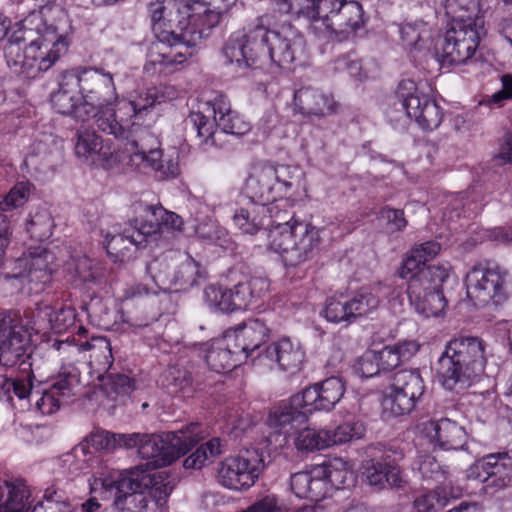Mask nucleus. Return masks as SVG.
I'll return each mask as SVG.
<instances>
[{"label":"nucleus","mask_w":512,"mask_h":512,"mask_svg":"<svg viewBox=\"0 0 512 512\" xmlns=\"http://www.w3.org/2000/svg\"><path fill=\"white\" fill-rule=\"evenodd\" d=\"M149 465L122 471L116 479L104 478L102 487L113 495V507L118 512H151L149 497L159 512L167 511V498L173 490L165 472L149 473Z\"/></svg>","instance_id":"4"},{"label":"nucleus","mask_w":512,"mask_h":512,"mask_svg":"<svg viewBox=\"0 0 512 512\" xmlns=\"http://www.w3.org/2000/svg\"><path fill=\"white\" fill-rule=\"evenodd\" d=\"M213 9L205 4H198L186 14L180 11L175 21L151 19L152 30L158 43L150 51V59L145 65L149 66L181 64L193 55V47L208 32L218 25L222 9L212 5Z\"/></svg>","instance_id":"2"},{"label":"nucleus","mask_w":512,"mask_h":512,"mask_svg":"<svg viewBox=\"0 0 512 512\" xmlns=\"http://www.w3.org/2000/svg\"><path fill=\"white\" fill-rule=\"evenodd\" d=\"M440 249V244L435 241H427L413 247L398 270L399 277L407 278L408 274L415 273V270L427 266L426 262L433 259Z\"/></svg>","instance_id":"39"},{"label":"nucleus","mask_w":512,"mask_h":512,"mask_svg":"<svg viewBox=\"0 0 512 512\" xmlns=\"http://www.w3.org/2000/svg\"><path fill=\"white\" fill-rule=\"evenodd\" d=\"M74 74L81 95L77 111L81 122L93 119L100 131L115 138L126 137V128L118 122L115 109L110 108L118 97L113 75L99 68H83Z\"/></svg>","instance_id":"5"},{"label":"nucleus","mask_w":512,"mask_h":512,"mask_svg":"<svg viewBox=\"0 0 512 512\" xmlns=\"http://www.w3.org/2000/svg\"><path fill=\"white\" fill-rule=\"evenodd\" d=\"M466 281L467 295L483 305H502L511 294L510 274L495 262L485 261L474 266Z\"/></svg>","instance_id":"12"},{"label":"nucleus","mask_w":512,"mask_h":512,"mask_svg":"<svg viewBox=\"0 0 512 512\" xmlns=\"http://www.w3.org/2000/svg\"><path fill=\"white\" fill-rule=\"evenodd\" d=\"M327 430L305 427L294 438L295 448L300 452H314L328 448Z\"/></svg>","instance_id":"48"},{"label":"nucleus","mask_w":512,"mask_h":512,"mask_svg":"<svg viewBox=\"0 0 512 512\" xmlns=\"http://www.w3.org/2000/svg\"><path fill=\"white\" fill-rule=\"evenodd\" d=\"M165 101L164 91L157 87L147 89L130 101H120L115 112L118 122L123 123L126 130H132L134 125L139 128L147 127L154 122L155 114L150 109L155 104Z\"/></svg>","instance_id":"19"},{"label":"nucleus","mask_w":512,"mask_h":512,"mask_svg":"<svg viewBox=\"0 0 512 512\" xmlns=\"http://www.w3.org/2000/svg\"><path fill=\"white\" fill-rule=\"evenodd\" d=\"M266 208L268 212L263 219V229L267 231V235L272 230H279L284 225L292 227L296 222H303V220L291 216L288 211L282 210L278 204H266Z\"/></svg>","instance_id":"58"},{"label":"nucleus","mask_w":512,"mask_h":512,"mask_svg":"<svg viewBox=\"0 0 512 512\" xmlns=\"http://www.w3.org/2000/svg\"><path fill=\"white\" fill-rule=\"evenodd\" d=\"M347 300L353 322L369 315L378 308L380 303L379 297L369 289H361Z\"/></svg>","instance_id":"50"},{"label":"nucleus","mask_w":512,"mask_h":512,"mask_svg":"<svg viewBox=\"0 0 512 512\" xmlns=\"http://www.w3.org/2000/svg\"><path fill=\"white\" fill-rule=\"evenodd\" d=\"M321 477H324V472L318 466L294 473L290 478L291 490L299 498L317 502L325 498V483Z\"/></svg>","instance_id":"31"},{"label":"nucleus","mask_w":512,"mask_h":512,"mask_svg":"<svg viewBox=\"0 0 512 512\" xmlns=\"http://www.w3.org/2000/svg\"><path fill=\"white\" fill-rule=\"evenodd\" d=\"M53 254L46 249L18 258L12 270L5 273L8 281H18L22 290L30 294L43 292L52 280Z\"/></svg>","instance_id":"15"},{"label":"nucleus","mask_w":512,"mask_h":512,"mask_svg":"<svg viewBox=\"0 0 512 512\" xmlns=\"http://www.w3.org/2000/svg\"><path fill=\"white\" fill-rule=\"evenodd\" d=\"M31 352L30 334L25 327L10 317L0 320V364L7 367L26 366L35 362Z\"/></svg>","instance_id":"18"},{"label":"nucleus","mask_w":512,"mask_h":512,"mask_svg":"<svg viewBox=\"0 0 512 512\" xmlns=\"http://www.w3.org/2000/svg\"><path fill=\"white\" fill-rule=\"evenodd\" d=\"M34 393H36L34 396L35 406L43 415L55 413L59 410L60 406L65 403L49 385H44V382H42V386H39Z\"/></svg>","instance_id":"57"},{"label":"nucleus","mask_w":512,"mask_h":512,"mask_svg":"<svg viewBox=\"0 0 512 512\" xmlns=\"http://www.w3.org/2000/svg\"><path fill=\"white\" fill-rule=\"evenodd\" d=\"M178 252V250H167L146 264V273L157 289H171L172 274H169V268H174L175 259H177L175 255Z\"/></svg>","instance_id":"37"},{"label":"nucleus","mask_w":512,"mask_h":512,"mask_svg":"<svg viewBox=\"0 0 512 512\" xmlns=\"http://www.w3.org/2000/svg\"><path fill=\"white\" fill-rule=\"evenodd\" d=\"M425 391L424 381L418 370H400L395 373L390 392L384 399L386 409L393 416L410 414Z\"/></svg>","instance_id":"17"},{"label":"nucleus","mask_w":512,"mask_h":512,"mask_svg":"<svg viewBox=\"0 0 512 512\" xmlns=\"http://www.w3.org/2000/svg\"><path fill=\"white\" fill-rule=\"evenodd\" d=\"M322 230L303 221L282 226L268 234V248L278 253L286 266L297 267L314 259L321 248Z\"/></svg>","instance_id":"9"},{"label":"nucleus","mask_w":512,"mask_h":512,"mask_svg":"<svg viewBox=\"0 0 512 512\" xmlns=\"http://www.w3.org/2000/svg\"><path fill=\"white\" fill-rule=\"evenodd\" d=\"M28 199V189L24 183L15 185L8 194L0 201L2 211H10L23 206Z\"/></svg>","instance_id":"64"},{"label":"nucleus","mask_w":512,"mask_h":512,"mask_svg":"<svg viewBox=\"0 0 512 512\" xmlns=\"http://www.w3.org/2000/svg\"><path fill=\"white\" fill-rule=\"evenodd\" d=\"M294 107L305 117H325L337 111L338 104L330 93L315 87H301L294 93Z\"/></svg>","instance_id":"23"},{"label":"nucleus","mask_w":512,"mask_h":512,"mask_svg":"<svg viewBox=\"0 0 512 512\" xmlns=\"http://www.w3.org/2000/svg\"><path fill=\"white\" fill-rule=\"evenodd\" d=\"M345 384L339 377H329L305 388L295 395V402L304 401L309 412L313 410L331 411L342 399L345 393Z\"/></svg>","instance_id":"20"},{"label":"nucleus","mask_w":512,"mask_h":512,"mask_svg":"<svg viewBox=\"0 0 512 512\" xmlns=\"http://www.w3.org/2000/svg\"><path fill=\"white\" fill-rule=\"evenodd\" d=\"M365 432V426L361 421L345 422L332 431L327 430L328 447L360 439L364 436Z\"/></svg>","instance_id":"52"},{"label":"nucleus","mask_w":512,"mask_h":512,"mask_svg":"<svg viewBox=\"0 0 512 512\" xmlns=\"http://www.w3.org/2000/svg\"><path fill=\"white\" fill-rule=\"evenodd\" d=\"M127 434L112 433L106 430H96L87 438L90 447L97 451L111 453L118 448L126 449Z\"/></svg>","instance_id":"51"},{"label":"nucleus","mask_w":512,"mask_h":512,"mask_svg":"<svg viewBox=\"0 0 512 512\" xmlns=\"http://www.w3.org/2000/svg\"><path fill=\"white\" fill-rule=\"evenodd\" d=\"M486 364V343L481 338L457 336L445 344L437 372L445 389L459 391L480 379Z\"/></svg>","instance_id":"6"},{"label":"nucleus","mask_w":512,"mask_h":512,"mask_svg":"<svg viewBox=\"0 0 512 512\" xmlns=\"http://www.w3.org/2000/svg\"><path fill=\"white\" fill-rule=\"evenodd\" d=\"M215 3L216 0L208 2L206 0H156L150 3L149 12L151 19L160 20L167 17V21H175L179 17L180 11L188 14L198 4L212 6Z\"/></svg>","instance_id":"38"},{"label":"nucleus","mask_w":512,"mask_h":512,"mask_svg":"<svg viewBox=\"0 0 512 512\" xmlns=\"http://www.w3.org/2000/svg\"><path fill=\"white\" fill-rule=\"evenodd\" d=\"M272 172L280 197L287 195L292 188L298 186L302 175L298 167L290 165L272 166Z\"/></svg>","instance_id":"53"},{"label":"nucleus","mask_w":512,"mask_h":512,"mask_svg":"<svg viewBox=\"0 0 512 512\" xmlns=\"http://www.w3.org/2000/svg\"><path fill=\"white\" fill-rule=\"evenodd\" d=\"M267 212L266 204L250 201L246 207L236 210L233 221L244 233L254 234L263 229V219Z\"/></svg>","instance_id":"41"},{"label":"nucleus","mask_w":512,"mask_h":512,"mask_svg":"<svg viewBox=\"0 0 512 512\" xmlns=\"http://www.w3.org/2000/svg\"><path fill=\"white\" fill-rule=\"evenodd\" d=\"M137 234L129 225L125 228L122 233L110 235L107 234L105 237L104 246L107 253L115 257V260L121 259L126 256L132 247H139L143 244L142 241H138Z\"/></svg>","instance_id":"46"},{"label":"nucleus","mask_w":512,"mask_h":512,"mask_svg":"<svg viewBox=\"0 0 512 512\" xmlns=\"http://www.w3.org/2000/svg\"><path fill=\"white\" fill-rule=\"evenodd\" d=\"M126 140L125 151L146 162L155 171L161 169L163 163L162 151L155 147L157 139L148 129L134 125L132 130H127V136L119 138Z\"/></svg>","instance_id":"22"},{"label":"nucleus","mask_w":512,"mask_h":512,"mask_svg":"<svg viewBox=\"0 0 512 512\" xmlns=\"http://www.w3.org/2000/svg\"><path fill=\"white\" fill-rule=\"evenodd\" d=\"M390 120L413 118L423 130H434L443 119L441 107L435 100L421 92L413 80H402L386 112Z\"/></svg>","instance_id":"11"},{"label":"nucleus","mask_w":512,"mask_h":512,"mask_svg":"<svg viewBox=\"0 0 512 512\" xmlns=\"http://www.w3.org/2000/svg\"><path fill=\"white\" fill-rule=\"evenodd\" d=\"M75 316V310L68 306L55 310L52 306L44 305L36 312V317L44 322L43 328H49L56 333H61L73 325Z\"/></svg>","instance_id":"43"},{"label":"nucleus","mask_w":512,"mask_h":512,"mask_svg":"<svg viewBox=\"0 0 512 512\" xmlns=\"http://www.w3.org/2000/svg\"><path fill=\"white\" fill-rule=\"evenodd\" d=\"M27 368L23 367L22 370L26 371L29 370L30 373L27 375L26 379L21 378H14V379H8L6 380L4 387L7 389V391H13V393L20 399H24L26 397H31L34 399V396L36 393H34L35 390L38 389L39 386H42V382L39 381L38 384L34 383L35 376L33 374L34 372V365L35 362L29 361L27 364Z\"/></svg>","instance_id":"55"},{"label":"nucleus","mask_w":512,"mask_h":512,"mask_svg":"<svg viewBox=\"0 0 512 512\" xmlns=\"http://www.w3.org/2000/svg\"><path fill=\"white\" fill-rule=\"evenodd\" d=\"M224 452V444L218 437H214L202 444L184 461L186 469H199L209 459H213Z\"/></svg>","instance_id":"49"},{"label":"nucleus","mask_w":512,"mask_h":512,"mask_svg":"<svg viewBox=\"0 0 512 512\" xmlns=\"http://www.w3.org/2000/svg\"><path fill=\"white\" fill-rule=\"evenodd\" d=\"M82 350L91 351L90 358L95 359L104 368L113 364V355L110 341L103 336L93 337L90 341L80 344Z\"/></svg>","instance_id":"56"},{"label":"nucleus","mask_w":512,"mask_h":512,"mask_svg":"<svg viewBox=\"0 0 512 512\" xmlns=\"http://www.w3.org/2000/svg\"><path fill=\"white\" fill-rule=\"evenodd\" d=\"M8 493L1 505V512H28L31 507V493L22 480L5 482Z\"/></svg>","instance_id":"45"},{"label":"nucleus","mask_w":512,"mask_h":512,"mask_svg":"<svg viewBox=\"0 0 512 512\" xmlns=\"http://www.w3.org/2000/svg\"><path fill=\"white\" fill-rule=\"evenodd\" d=\"M311 29L318 37L345 41L365 25L362 5L356 0H318Z\"/></svg>","instance_id":"8"},{"label":"nucleus","mask_w":512,"mask_h":512,"mask_svg":"<svg viewBox=\"0 0 512 512\" xmlns=\"http://www.w3.org/2000/svg\"><path fill=\"white\" fill-rule=\"evenodd\" d=\"M363 469L365 481L377 490L399 486L401 483L400 468L387 458L366 461Z\"/></svg>","instance_id":"30"},{"label":"nucleus","mask_w":512,"mask_h":512,"mask_svg":"<svg viewBox=\"0 0 512 512\" xmlns=\"http://www.w3.org/2000/svg\"><path fill=\"white\" fill-rule=\"evenodd\" d=\"M174 270L171 276V289L176 292L186 291L198 284L205 277L206 271L201 264L190 255L178 252L175 255Z\"/></svg>","instance_id":"29"},{"label":"nucleus","mask_w":512,"mask_h":512,"mask_svg":"<svg viewBox=\"0 0 512 512\" xmlns=\"http://www.w3.org/2000/svg\"><path fill=\"white\" fill-rule=\"evenodd\" d=\"M349 303L347 299H336L331 297L327 299L325 307V318L332 323H346L353 322L352 315L349 313Z\"/></svg>","instance_id":"60"},{"label":"nucleus","mask_w":512,"mask_h":512,"mask_svg":"<svg viewBox=\"0 0 512 512\" xmlns=\"http://www.w3.org/2000/svg\"><path fill=\"white\" fill-rule=\"evenodd\" d=\"M44 385H49L64 402H67L82 386L80 371L74 366L64 367L55 378L45 381Z\"/></svg>","instance_id":"42"},{"label":"nucleus","mask_w":512,"mask_h":512,"mask_svg":"<svg viewBox=\"0 0 512 512\" xmlns=\"http://www.w3.org/2000/svg\"><path fill=\"white\" fill-rule=\"evenodd\" d=\"M407 295L416 310L426 317L441 315L448 305L441 289L420 287L417 281L407 284Z\"/></svg>","instance_id":"27"},{"label":"nucleus","mask_w":512,"mask_h":512,"mask_svg":"<svg viewBox=\"0 0 512 512\" xmlns=\"http://www.w3.org/2000/svg\"><path fill=\"white\" fill-rule=\"evenodd\" d=\"M264 467V458L259 450L245 449L221 462L218 481L228 489L246 490L255 484Z\"/></svg>","instance_id":"14"},{"label":"nucleus","mask_w":512,"mask_h":512,"mask_svg":"<svg viewBox=\"0 0 512 512\" xmlns=\"http://www.w3.org/2000/svg\"><path fill=\"white\" fill-rule=\"evenodd\" d=\"M260 357L266 358L283 371L295 372L304 361V351L298 344L292 343L289 338H282L273 342Z\"/></svg>","instance_id":"28"},{"label":"nucleus","mask_w":512,"mask_h":512,"mask_svg":"<svg viewBox=\"0 0 512 512\" xmlns=\"http://www.w3.org/2000/svg\"><path fill=\"white\" fill-rule=\"evenodd\" d=\"M400 36L403 45L410 51L429 50L433 31L428 22L417 20L415 22L402 24L400 27Z\"/></svg>","instance_id":"35"},{"label":"nucleus","mask_w":512,"mask_h":512,"mask_svg":"<svg viewBox=\"0 0 512 512\" xmlns=\"http://www.w3.org/2000/svg\"><path fill=\"white\" fill-rule=\"evenodd\" d=\"M462 495V489L449 486H441L436 489L418 496L414 500L416 512H437L447 505L450 499L458 498Z\"/></svg>","instance_id":"40"},{"label":"nucleus","mask_w":512,"mask_h":512,"mask_svg":"<svg viewBox=\"0 0 512 512\" xmlns=\"http://www.w3.org/2000/svg\"><path fill=\"white\" fill-rule=\"evenodd\" d=\"M301 33L288 22L278 24L269 14L262 15L242 31L234 32L223 48L227 63L239 68L256 66L269 58L279 67L291 64L303 48Z\"/></svg>","instance_id":"1"},{"label":"nucleus","mask_w":512,"mask_h":512,"mask_svg":"<svg viewBox=\"0 0 512 512\" xmlns=\"http://www.w3.org/2000/svg\"><path fill=\"white\" fill-rule=\"evenodd\" d=\"M273 6L283 14H291L297 18H303L312 24L315 17V3L311 0H271Z\"/></svg>","instance_id":"54"},{"label":"nucleus","mask_w":512,"mask_h":512,"mask_svg":"<svg viewBox=\"0 0 512 512\" xmlns=\"http://www.w3.org/2000/svg\"><path fill=\"white\" fill-rule=\"evenodd\" d=\"M485 35L482 16H455L451 28L438 39L435 55L442 64H464L475 55Z\"/></svg>","instance_id":"10"},{"label":"nucleus","mask_w":512,"mask_h":512,"mask_svg":"<svg viewBox=\"0 0 512 512\" xmlns=\"http://www.w3.org/2000/svg\"><path fill=\"white\" fill-rule=\"evenodd\" d=\"M273 177L271 165H263L254 169L246 184L252 201L258 200L265 204V202L274 201L280 197Z\"/></svg>","instance_id":"34"},{"label":"nucleus","mask_w":512,"mask_h":512,"mask_svg":"<svg viewBox=\"0 0 512 512\" xmlns=\"http://www.w3.org/2000/svg\"><path fill=\"white\" fill-rule=\"evenodd\" d=\"M268 289L269 282L266 278L253 277L232 288L211 284L204 289V299L210 307L224 313H231L246 309L261 298Z\"/></svg>","instance_id":"13"},{"label":"nucleus","mask_w":512,"mask_h":512,"mask_svg":"<svg viewBox=\"0 0 512 512\" xmlns=\"http://www.w3.org/2000/svg\"><path fill=\"white\" fill-rule=\"evenodd\" d=\"M295 395L289 402L282 403L274 407L268 417V425L283 434V441L291 430L304 425L308 420L309 409L304 401L296 403Z\"/></svg>","instance_id":"24"},{"label":"nucleus","mask_w":512,"mask_h":512,"mask_svg":"<svg viewBox=\"0 0 512 512\" xmlns=\"http://www.w3.org/2000/svg\"><path fill=\"white\" fill-rule=\"evenodd\" d=\"M380 219L384 220L388 231L400 232L407 226L404 211L389 206L383 207L379 212Z\"/></svg>","instance_id":"63"},{"label":"nucleus","mask_w":512,"mask_h":512,"mask_svg":"<svg viewBox=\"0 0 512 512\" xmlns=\"http://www.w3.org/2000/svg\"><path fill=\"white\" fill-rule=\"evenodd\" d=\"M511 473V458L506 452L488 454L470 465L466 471L468 479L510 478Z\"/></svg>","instance_id":"32"},{"label":"nucleus","mask_w":512,"mask_h":512,"mask_svg":"<svg viewBox=\"0 0 512 512\" xmlns=\"http://www.w3.org/2000/svg\"><path fill=\"white\" fill-rule=\"evenodd\" d=\"M199 424L191 423L177 432L164 434L129 433L126 437V449L137 448L138 455L151 460L140 466L149 465L147 471L170 465L195 446L201 437Z\"/></svg>","instance_id":"7"},{"label":"nucleus","mask_w":512,"mask_h":512,"mask_svg":"<svg viewBox=\"0 0 512 512\" xmlns=\"http://www.w3.org/2000/svg\"><path fill=\"white\" fill-rule=\"evenodd\" d=\"M318 469H321L324 472V477L322 481L325 483V495L327 494L330 488L339 489L346 480L347 471L344 469L338 468L333 463H324L322 465H317Z\"/></svg>","instance_id":"62"},{"label":"nucleus","mask_w":512,"mask_h":512,"mask_svg":"<svg viewBox=\"0 0 512 512\" xmlns=\"http://www.w3.org/2000/svg\"><path fill=\"white\" fill-rule=\"evenodd\" d=\"M231 338H235V344L245 355V359L266 343L270 337V329L265 321L260 318L248 319L238 327L227 330Z\"/></svg>","instance_id":"25"},{"label":"nucleus","mask_w":512,"mask_h":512,"mask_svg":"<svg viewBox=\"0 0 512 512\" xmlns=\"http://www.w3.org/2000/svg\"><path fill=\"white\" fill-rule=\"evenodd\" d=\"M130 226L137 234L138 241L143 243L148 239L171 242L182 233L183 220L162 206L147 205L142 214L130 222Z\"/></svg>","instance_id":"16"},{"label":"nucleus","mask_w":512,"mask_h":512,"mask_svg":"<svg viewBox=\"0 0 512 512\" xmlns=\"http://www.w3.org/2000/svg\"><path fill=\"white\" fill-rule=\"evenodd\" d=\"M53 219L46 210L36 212L30 219L27 231L31 237L43 241L52 235Z\"/></svg>","instance_id":"59"},{"label":"nucleus","mask_w":512,"mask_h":512,"mask_svg":"<svg viewBox=\"0 0 512 512\" xmlns=\"http://www.w3.org/2000/svg\"><path fill=\"white\" fill-rule=\"evenodd\" d=\"M189 122L197 132L198 146L202 151H207L209 147L215 145L214 133L218 126L217 119L198 111L189 115Z\"/></svg>","instance_id":"47"},{"label":"nucleus","mask_w":512,"mask_h":512,"mask_svg":"<svg viewBox=\"0 0 512 512\" xmlns=\"http://www.w3.org/2000/svg\"><path fill=\"white\" fill-rule=\"evenodd\" d=\"M205 360L209 368L217 373L228 372L243 363L245 355L226 331L221 338L211 341L206 349Z\"/></svg>","instance_id":"21"},{"label":"nucleus","mask_w":512,"mask_h":512,"mask_svg":"<svg viewBox=\"0 0 512 512\" xmlns=\"http://www.w3.org/2000/svg\"><path fill=\"white\" fill-rule=\"evenodd\" d=\"M426 429L435 445L444 450H459L467 443L465 428L449 418L431 420Z\"/></svg>","instance_id":"26"},{"label":"nucleus","mask_w":512,"mask_h":512,"mask_svg":"<svg viewBox=\"0 0 512 512\" xmlns=\"http://www.w3.org/2000/svg\"><path fill=\"white\" fill-rule=\"evenodd\" d=\"M75 84V74L73 71L62 73L59 89L51 94V104L58 113L72 115L76 120L81 121L77 113L78 108L81 106V96L76 97L71 89Z\"/></svg>","instance_id":"33"},{"label":"nucleus","mask_w":512,"mask_h":512,"mask_svg":"<svg viewBox=\"0 0 512 512\" xmlns=\"http://www.w3.org/2000/svg\"><path fill=\"white\" fill-rule=\"evenodd\" d=\"M25 32L34 29L39 37L25 44V39L15 37L6 44L4 53L8 66L26 78H36L49 70L65 54L68 48L66 39L57 33L56 27L47 26L40 12L32 11L21 21Z\"/></svg>","instance_id":"3"},{"label":"nucleus","mask_w":512,"mask_h":512,"mask_svg":"<svg viewBox=\"0 0 512 512\" xmlns=\"http://www.w3.org/2000/svg\"><path fill=\"white\" fill-rule=\"evenodd\" d=\"M449 272L450 266L448 264H431L415 270V273L408 274L407 278L404 279L407 280L408 284L417 281L420 287L441 289L442 283L449 277Z\"/></svg>","instance_id":"44"},{"label":"nucleus","mask_w":512,"mask_h":512,"mask_svg":"<svg viewBox=\"0 0 512 512\" xmlns=\"http://www.w3.org/2000/svg\"><path fill=\"white\" fill-rule=\"evenodd\" d=\"M413 469L417 470L424 479H444L445 471L438 464L435 457L429 454H420L413 462Z\"/></svg>","instance_id":"61"},{"label":"nucleus","mask_w":512,"mask_h":512,"mask_svg":"<svg viewBox=\"0 0 512 512\" xmlns=\"http://www.w3.org/2000/svg\"><path fill=\"white\" fill-rule=\"evenodd\" d=\"M94 125L96 124L91 119L90 121L82 122L76 129L74 149L76 156L79 158L93 160L102 150V138L96 133Z\"/></svg>","instance_id":"36"}]
</instances>
